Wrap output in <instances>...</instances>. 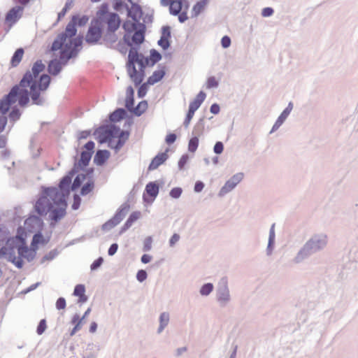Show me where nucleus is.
<instances>
[{
	"label": "nucleus",
	"instance_id": "f257e3e1",
	"mask_svg": "<svg viewBox=\"0 0 358 358\" xmlns=\"http://www.w3.org/2000/svg\"><path fill=\"white\" fill-rule=\"evenodd\" d=\"M77 33L75 28V22H69L65 31L57 35L51 46V51L60 50L59 59L51 60L48 66V72L57 76L60 73L62 66L67 64L68 61L76 57L79 52L83 39L80 37L74 38Z\"/></svg>",
	"mask_w": 358,
	"mask_h": 358
},
{
	"label": "nucleus",
	"instance_id": "f03ea898",
	"mask_svg": "<svg viewBox=\"0 0 358 358\" xmlns=\"http://www.w3.org/2000/svg\"><path fill=\"white\" fill-rule=\"evenodd\" d=\"M44 69L45 65L41 60H38L34 64L31 70L26 72L20 80L17 85L19 92L17 98L18 97V102L21 106H24L29 103V96L34 104L41 106L44 103L45 99L41 97L40 92L45 91L50 83V78L47 74H43L38 80L39 73Z\"/></svg>",
	"mask_w": 358,
	"mask_h": 358
},
{
	"label": "nucleus",
	"instance_id": "7ed1b4c3",
	"mask_svg": "<svg viewBox=\"0 0 358 358\" xmlns=\"http://www.w3.org/2000/svg\"><path fill=\"white\" fill-rule=\"evenodd\" d=\"M71 182V176H66L60 181L59 187L45 188L42 196L38 199L35 204L36 212L43 215L52 207L50 199L54 198L57 201L66 200V197L69 194V187Z\"/></svg>",
	"mask_w": 358,
	"mask_h": 358
},
{
	"label": "nucleus",
	"instance_id": "20e7f679",
	"mask_svg": "<svg viewBox=\"0 0 358 358\" xmlns=\"http://www.w3.org/2000/svg\"><path fill=\"white\" fill-rule=\"evenodd\" d=\"M328 243L329 236L326 233L320 231L312 234L294 257L292 263H302L310 256L324 250Z\"/></svg>",
	"mask_w": 358,
	"mask_h": 358
},
{
	"label": "nucleus",
	"instance_id": "39448f33",
	"mask_svg": "<svg viewBox=\"0 0 358 358\" xmlns=\"http://www.w3.org/2000/svg\"><path fill=\"white\" fill-rule=\"evenodd\" d=\"M127 71L131 79L136 85H139L143 80L144 69L143 57L139 55L137 49L131 48L129 52Z\"/></svg>",
	"mask_w": 358,
	"mask_h": 358
},
{
	"label": "nucleus",
	"instance_id": "423d86ee",
	"mask_svg": "<svg viewBox=\"0 0 358 358\" xmlns=\"http://www.w3.org/2000/svg\"><path fill=\"white\" fill-rule=\"evenodd\" d=\"M20 238V236H18L8 238L6 245L0 249V259L6 258L18 268H21L23 266L22 259L17 258L15 255L16 251L18 252Z\"/></svg>",
	"mask_w": 358,
	"mask_h": 358
},
{
	"label": "nucleus",
	"instance_id": "0eeeda50",
	"mask_svg": "<svg viewBox=\"0 0 358 358\" xmlns=\"http://www.w3.org/2000/svg\"><path fill=\"white\" fill-rule=\"evenodd\" d=\"M51 203V208L48 210L45 213H50L49 217L52 220V222H57L61 220L64 215H66V208L67 206L66 200L62 201H57L54 198H49ZM52 227L55 226V224L52 222L50 223Z\"/></svg>",
	"mask_w": 358,
	"mask_h": 358
},
{
	"label": "nucleus",
	"instance_id": "6e6552de",
	"mask_svg": "<svg viewBox=\"0 0 358 358\" xmlns=\"http://www.w3.org/2000/svg\"><path fill=\"white\" fill-rule=\"evenodd\" d=\"M216 300L221 307H226L231 301L228 280L226 278H222L218 282L216 289Z\"/></svg>",
	"mask_w": 358,
	"mask_h": 358
},
{
	"label": "nucleus",
	"instance_id": "1a4fd4ad",
	"mask_svg": "<svg viewBox=\"0 0 358 358\" xmlns=\"http://www.w3.org/2000/svg\"><path fill=\"white\" fill-rule=\"evenodd\" d=\"M129 135L128 131H121L120 127L114 124H110L107 126L99 135V143H106L108 138L118 139L121 138L122 140H127Z\"/></svg>",
	"mask_w": 358,
	"mask_h": 358
},
{
	"label": "nucleus",
	"instance_id": "9d476101",
	"mask_svg": "<svg viewBox=\"0 0 358 358\" xmlns=\"http://www.w3.org/2000/svg\"><path fill=\"white\" fill-rule=\"evenodd\" d=\"M120 18L115 13H109L101 17V26L103 27L104 24H106V30L109 31H116L120 27Z\"/></svg>",
	"mask_w": 358,
	"mask_h": 358
},
{
	"label": "nucleus",
	"instance_id": "9b49d317",
	"mask_svg": "<svg viewBox=\"0 0 358 358\" xmlns=\"http://www.w3.org/2000/svg\"><path fill=\"white\" fill-rule=\"evenodd\" d=\"M243 176V173H237L232 176L220 189L218 196L223 197L227 194L231 192L242 181Z\"/></svg>",
	"mask_w": 358,
	"mask_h": 358
},
{
	"label": "nucleus",
	"instance_id": "f8f14e48",
	"mask_svg": "<svg viewBox=\"0 0 358 358\" xmlns=\"http://www.w3.org/2000/svg\"><path fill=\"white\" fill-rule=\"evenodd\" d=\"M18 91V86L13 87L10 92L0 101V113L6 114L9 110L10 106L16 102Z\"/></svg>",
	"mask_w": 358,
	"mask_h": 358
},
{
	"label": "nucleus",
	"instance_id": "ddd939ff",
	"mask_svg": "<svg viewBox=\"0 0 358 358\" xmlns=\"http://www.w3.org/2000/svg\"><path fill=\"white\" fill-rule=\"evenodd\" d=\"M102 35V27L99 22L94 21L89 27L85 36V41L89 44L96 43Z\"/></svg>",
	"mask_w": 358,
	"mask_h": 358
},
{
	"label": "nucleus",
	"instance_id": "4468645a",
	"mask_svg": "<svg viewBox=\"0 0 358 358\" xmlns=\"http://www.w3.org/2000/svg\"><path fill=\"white\" fill-rule=\"evenodd\" d=\"M128 211L129 206L127 204L122 205L114 217L102 226V229L103 230H110L117 225L124 218Z\"/></svg>",
	"mask_w": 358,
	"mask_h": 358
},
{
	"label": "nucleus",
	"instance_id": "2eb2a0df",
	"mask_svg": "<svg viewBox=\"0 0 358 358\" xmlns=\"http://www.w3.org/2000/svg\"><path fill=\"white\" fill-rule=\"evenodd\" d=\"M36 248H29L25 243V241L24 238H20L19 248H18V257L17 258H22L27 259L28 262H31L33 260L36 255Z\"/></svg>",
	"mask_w": 358,
	"mask_h": 358
},
{
	"label": "nucleus",
	"instance_id": "dca6fc26",
	"mask_svg": "<svg viewBox=\"0 0 358 358\" xmlns=\"http://www.w3.org/2000/svg\"><path fill=\"white\" fill-rule=\"evenodd\" d=\"M293 108V104L290 102L289 103L287 108L281 113V114L278 117L277 120L274 123L270 134H272L275 131H276L281 125L285 122L288 116L289 115L292 110Z\"/></svg>",
	"mask_w": 358,
	"mask_h": 358
},
{
	"label": "nucleus",
	"instance_id": "f3484780",
	"mask_svg": "<svg viewBox=\"0 0 358 358\" xmlns=\"http://www.w3.org/2000/svg\"><path fill=\"white\" fill-rule=\"evenodd\" d=\"M23 8L19 6L12 8L6 15V21L15 23L20 17Z\"/></svg>",
	"mask_w": 358,
	"mask_h": 358
},
{
	"label": "nucleus",
	"instance_id": "a211bd4d",
	"mask_svg": "<svg viewBox=\"0 0 358 358\" xmlns=\"http://www.w3.org/2000/svg\"><path fill=\"white\" fill-rule=\"evenodd\" d=\"M275 224H273L269 230L268 245L266 249V253L267 256H271L275 248Z\"/></svg>",
	"mask_w": 358,
	"mask_h": 358
},
{
	"label": "nucleus",
	"instance_id": "6ab92c4d",
	"mask_svg": "<svg viewBox=\"0 0 358 358\" xmlns=\"http://www.w3.org/2000/svg\"><path fill=\"white\" fill-rule=\"evenodd\" d=\"M206 94L201 91L196 96V99L189 103V110L191 113H195V111L200 107L201 103L206 99Z\"/></svg>",
	"mask_w": 358,
	"mask_h": 358
},
{
	"label": "nucleus",
	"instance_id": "aec40b11",
	"mask_svg": "<svg viewBox=\"0 0 358 358\" xmlns=\"http://www.w3.org/2000/svg\"><path fill=\"white\" fill-rule=\"evenodd\" d=\"M170 321V315L168 312H163L159 315V327L157 328V333L160 334L168 326Z\"/></svg>",
	"mask_w": 358,
	"mask_h": 358
},
{
	"label": "nucleus",
	"instance_id": "412c9836",
	"mask_svg": "<svg viewBox=\"0 0 358 358\" xmlns=\"http://www.w3.org/2000/svg\"><path fill=\"white\" fill-rule=\"evenodd\" d=\"M168 155L166 152H162L158 154L154 159L152 160L151 163L149 165V170H155L157 169L162 164H163L167 159Z\"/></svg>",
	"mask_w": 358,
	"mask_h": 358
},
{
	"label": "nucleus",
	"instance_id": "4be33fe9",
	"mask_svg": "<svg viewBox=\"0 0 358 358\" xmlns=\"http://www.w3.org/2000/svg\"><path fill=\"white\" fill-rule=\"evenodd\" d=\"M110 153L108 150H99L96 152L94 162L97 165H102L109 157Z\"/></svg>",
	"mask_w": 358,
	"mask_h": 358
},
{
	"label": "nucleus",
	"instance_id": "5701e85b",
	"mask_svg": "<svg viewBox=\"0 0 358 358\" xmlns=\"http://www.w3.org/2000/svg\"><path fill=\"white\" fill-rule=\"evenodd\" d=\"M210 0H201L198 1L192 8V17H197L208 4Z\"/></svg>",
	"mask_w": 358,
	"mask_h": 358
},
{
	"label": "nucleus",
	"instance_id": "b1692460",
	"mask_svg": "<svg viewBox=\"0 0 358 358\" xmlns=\"http://www.w3.org/2000/svg\"><path fill=\"white\" fill-rule=\"evenodd\" d=\"M165 75L164 68L162 69L155 71L153 72L152 75L148 78V83L150 85H154L157 82L160 81Z\"/></svg>",
	"mask_w": 358,
	"mask_h": 358
},
{
	"label": "nucleus",
	"instance_id": "393cba45",
	"mask_svg": "<svg viewBox=\"0 0 358 358\" xmlns=\"http://www.w3.org/2000/svg\"><path fill=\"white\" fill-rule=\"evenodd\" d=\"M127 115V112L124 108H117L110 115V120L115 122L124 119Z\"/></svg>",
	"mask_w": 358,
	"mask_h": 358
},
{
	"label": "nucleus",
	"instance_id": "a878e982",
	"mask_svg": "<svg viewBox=\"0 0 358 358\" xmlns=\"http://www.w3.org/2000/svg\"><path fill=\"white\" fill-rule=\"evenodd\" d=\"M127 140H122L121 138H108L107 141L108 146L110 148L115 150L117 152L125 143Z\"/></svg>",
	"mask_w": 358,
	"mask_h": 358
},
{
	"label": "nucleus",
	"instance_id": "bb28decb",
	"mask_svg": "<svg viewBox=\"0 0 358 358\" xmlns=\"http://www.w3.org/2000/svg\"><path fill=\"white\" fill-rule=\"evenodd\" d=\"M182 3L181 0H173L170 3V13L173 15H178L182 10Z\"/></svg>",
	"mask_w": 358,
	"mask_h": 358
},
{
	"label": "nucleus",
	"instance_id": "cd10ccee",
	"mask_svg": "<svg viewBox=\"0 0 358 358\" xmlns=\"http://www.w3.org/2000/svg\"><path fill=\"white\" fill-rule=\"evenodd\" d=\"M145 191L150 196L155 198L159 193V186L155 182H150L146 185Z\"/></svg>",
	"mask_w": 358,
	"mask_h": 358
},
{
	"label": "nucleus",
	"instance_id": "c85d7f7f",
	"mask_svg": "<svg viewBox=\"0 0 358 358\" xmlns=\"http://www.w3.org/2000/svg\"><path fill=\"white\" fill-rule=\"evenodd\" d=\"M214 285L211 282H207L203 284L199 289V294L202 296H209L213 291Z\"/></svg>",
	"mask_w": 358,
	"mask_h": 358
},
{
	"label": "nucleus",
	"instance_id": "c756f323",
	"mask_svg": "<svg viewBox=\"0 0 358 358\" xmlns=\"http://www.w3.org/2000/svg\"><path fill=\"white\" fill-rule=\"evenodd\" d=\"M92 157V152L83 151L80 155V159L78 162V166L80 167H85L88 165Z\"/></svg>",
	"mask_w": 358,
	"mask_h": 358
},
{
	"label": "nucleus",
	"instance_id": "7c9ffc66",
	"mask_svg": "<svg viewBox=\"0 0 358 358\" xmlns=\"http://www.w3.org/2000/svg\"><path fill=\"white\" fill-rule=\"evenodd\" d=\"M48 240L45 239L41 233H37L34 234L31 241V247L37 249L38 244H46L48 243Z\"/></svg>",
	"mask_w": 358,
	"mask_h": 358
},
{
	"label": "nucleus",
	"instance_id": "2f4dec72",
	"mask_svg": "<svg viewBox=\"0 0 358 358\" xmlns=\"http://www.w3.org/2000/svg\"><path fill=\"white\" fill-rule=\"evenodd\" d=\"M140 212L132 213L122 227V231L128 229L132 225V224L140 217Z\"/></svg>",
	"mask_w": 358,
	"mask_h": 358
},
{
	"label": "nucleus",
	"instance_id": "473e14b6",
	"mask_svg": "<svg viewBox=\"0 0 358 358\" xmlns=\"http://www.w3.org/2000/svg\"><path fill=\"white\" fill-rule=\"evenodd\" d=\"M24 55V50L22 48L17 49L11 59V64L13 66H16L21 62Z\"/></svg>",
	"mask_w": 358,
	"mask_h": 358
},
{
	"label": "nucleus",
	"instance_id": "72a5a7b5",
	"mask_svg": "<svg viewBox=\"0 0 358 358\" xmlns=\"http://www.w3.org/2000/svg\"><path fill=\"white\" fill-rule=\"evenodd\" d=\"M131 41L136 44H141L144 41V32L141 30L136 31L131 37Z\"/></svg>",
	"mask_w": 358,
	"mask_h": 358
},
{
	"label": "nucleus",
	"instance_id": "f704fd0d",
	"mask_svg": "<svg viewBox=\"0 0 358 358\" xmlns=\"http://www.w3.org/2000/svg\"><path fill=\"white\" fill-rule=\"evenodd\" d=\"M88 17L86 16V15H83L81 17H78V16H73L71 20L69 22H75V26L76 25V24H78L79 26H84L87 22H88ZM75 28L76 29V27H75Z\"/></svg>",
	"mask_w": 358,
	"mask_h": 358
},
{
	"label": "nucleus",
	"instance_id": "c9c22d12",
	"mask_svg": "<svg viewBox=\"0 0 358 358\" xmlns=\"http://www.w3.org/2000/svg\"><path fill=\"white\" fill-rule=\"evenodd\" d=\"M94 189V182L88 181L81 188L80 194L83 196H85L90 193Z\"/></svg>",
	"mask_w": 358,
	"mask_h": 358
},
{
	"label": "nucleus",
	"instance_id": "e433bc0d",
	"mask_svg": "<svg viewBox=\"0 0 358 358\" xmlns=\"http://www.w3.org/2000/svg\"><path fill=\"white\" fill-rule=\"evenodd\" d=\"M199 145V138L198 136H195L192 137L188 144V150L191 152H194Z\"/></svg>",
	"mask_w": 358,
	"mask_h": 358
},
{
	"label": "nucleus",
	"instance_id": "4c0bfd02",
	"mask_svg": "<svg viewBox=\"0 0 358 358\" xmlns=\"http://www.w3.org/2000/svg\"><path fill=\"white\" fill-rule=\"evenodd\" d=\"M147 108V102L146 101H141L138 106L134 108L133 112L134 113L137 115L140 116Z\"/></svg>",
	"mask_w": 358,
	"mask_h": 358
},
{
	"label": "nucleus",
	"instance_id": "58836bf2",
	"mask_svg": "<svg viewBox=\"0 0 358 358\" xmlns=\"http://www.w3.org/2000/svg\"><path fill=\"white\" fill-rule=\"evenodd\" d=\"M85 178V176L83 174H78L74 179L73 184L71 185L72 190H76L78 189L80 185L82 182Z\"/></svg>",
	"mask_w": 358,
	"mask_h": 358
},
{
	"label": "nucleus",
	"instance_id": "ea45409f",
	"mask_svg": "<svg viewBox=\"0 0 358 358\" xmlns=\"http://www.w3.org/2000/svg\"><path fill=\"white\" fill-rule=\"evenodd\" d=\"M115 32V31H109L108 30H106V32L104 35V40L111 43L116 42L117 40V36Z\"/></svg>",
	"mask_w": 358,
	"mask_h": 358
},
{
	"label": "nucleus",
	"instance_id": "a19ab883",
	"mask_svg": "<svg viewBox=\"0 0 358 358\" xmlns=\"http://www.w3.org/2000/svg\"><path fill=\"white\" fill-rule=\"evenodd\" d=\"M150 60L152 61V64L154 65L155 63L159 62L162 59L161 54L155 49L150 50Z\"/></svg>",
	"mask_w": 358,
	"mask_h": 358
},
{
	"label": "nucleus",
	"instance_id": "79ce46f5",
	"mask_svg": "<svg viewBox=\"0 0 358 358\" xmlns=\"http://www.w3.org/2000/svg\"><path fill=\"white\" fill-rule=\"evenodd\" d=\"M203 120L201 119L199 122L195 125L192 133L196 136H199L202 134L203 129Z\"/></svg>",
	"mask_w": 358,
	"mask_h": 358
},
{
	"label": "nucleus",
	"instance_id": "37998d69",
	"mask_svg": "<svg viewBox=\"0 0 358 358\" xmlns=\"http://www.w3.org/2000/svg\"><path fill=\"white\" fill-rule=\"evenodd\" d=\"M20 112L17 108H13V110L9 114L10 121L13 122V124L20 117Z\"/></svg>",
	"mask_w": 358,
	"mask_h": 358
},
{
	"label": "nucleus",
	"instance_id": "c03bdc74",
	"mask_svg": "<svg viewBox=\"0 0 358 358\" xmlns=\"http://www.w3.org/2000/svg\"><path fill=\"white\" fill-rule=\"evenodd\" d=\"M122 27L127 32H132L136 29V24L131 21H126L124 22Z\"/></svg>",
	"mask_w": 358,
	"mask_h": 358
},
{
	"label": "nucleus",
	"instance_id": "a18cd8bd",
	"mask_svg": "<svg viewBox=\"0 0 358 358\" xmlns=\"http://www.w3.org/2000/svg\"><path fill=\"white\" fill-rule=\"evenodd\" d=\"M85 287L83 285H77L73 291V295L80 296L85 294Z\"/></svg>",
	"mask_w": 358,
	"mask_h": 358
},
{
	"label": "nucleus",
	"instance_id": "49530a36",
	"mask_svg": "<svg viewBox=\"0 0 358 358\" xmlns=\"http://www.w3.org/2000/svg\"><path fill=\"white\" fill-rule=\"evenodd\" d=\"M182 192V188L174 187L170 191L169 195L173 199H178L179 197H180Z\"/></svg>",
	"mask_w": 358,
	"mask_h": 358
},
{
	"label": "nucleus",
	"instance_id": "de8ad7c7",
	"mask_svg": "<svg viewBox=\"0 0 358 358\" xmlns=\"http://www.w3.org/2000/svg\"><path fill=\"white\" fill-rule=\"evenodd\" d=\"M47 328V325H46V321L45 319H43L40 321L38 327H37V330H36V332L38 335H41L44 333V331H45Z\"/></svg>",
	"mask_w": 358,
	"mask_h": 358
},
{
	"label": "nucleus",
	"instance_id": "09e8293b",
	"mask_svg": "<svg viewBox=\"0 0 358 358\" xmlns=\"http://www.w3.org/2000/svg\"><path fill=\"white\" fill-rule=\"evenodd\" d=\"M134 97L133 96H130L129 95H128L127 96V99H126V101H125V106L126 108L130 110V111H133L134 110Z\"/></svg>",
	"mask_w": 358,
	"mask_h": 358
},
{
	"label": "nucleus",
	"instance_id": "8fccbe9b",
	"mask_svg": "<svg viewBox=\"0 0 358 358\" xmlns=\"http://www.w3.org/2000/svg\"><path fill=\"white\" fill-rule=\"evenodd\" d=\"M218 86V81L215 79V77L211 76L208 78L207 80V87L208 88H215Z\"/></svg>",
	"mask_w": 358,
	"mask_h": 358
},
{
	"label": "nucleus",
	"instance_id": "3c124183",
	"mask_svg": "<svg viewBox=\"0 0 358 358\" xmlns=\"http://www.w3.org/2000/svg\"><path fill=\"white\" fill-rule=\"evenodd\" d=\"M148 277V274H147V272L145 271V270H139L138 272H137V274H136V279L140 282H143L145 280H146Z\"/></svg>",
	"mask_w": 358,
	"mask_h": 358
},
{
	"label": "nucleus",
	"instance_id": "603ef678",
	"mask_svg": "<svg viewBox=\"0 0 358 358\" xmlns=\"http://www.w3.org/2000/svg\"><path fill=\"white\" fill-rule=\"evenodd\" d=\"M103 262V259L101 257H99L91 264V266H90L91 270L92 271L96 270L101 266Z\"/></svg>",
	"mask_w": 358,
	"mask_h": 358
},
{
	"label": "nucleus",
	"instance_id": "864d4df0",
	"mask_svg": "<svg viewBox=\"0 0 358 358\" xmlns=\"http://www.w3.org/2000/svg\"><path fill=\"white\" fill-rule=\"evenodd\" d=\"M224 145L223 143L220 141H217L213 148V151L215 154L220 155L223 152Z\"/></svg>",
	"mask_w": 358,
	"mask_h": 358
},
{
	"label": "nucleus",
	"instance_id": "5fc2aeb1",
	"mask_svg": "<svg viewBox=\"0 0 358 358\" xmlns=\"http://www.w3.org/2000/svg\"><path fill=\"white\" fill-rule=\"evenodd\" d=\"M189 160V156L185 154V155H183L179 162H178V168L180 170H182L184 167V166L187 164V162H188Z\"/></svg>",
	"mask_w": 358,
	"mask_h": 358
},
{
	"label": "nucleus",
	"instance_id": "6e6d98bb",
	"mask_svg": "<svg viewBox=\"0 0 358 358\" xmlns=\"http://www.w3.org/2000/svg\"><path fill=\"white\" fill-rule=\"evenodd\" d=\"M159 45H160L164 50H166L169 46L170 43L168 38L161 37L158 41Z\"/></svg>",
	"mask_w": 358,
	"mask_h": 358
},
{
	"label": "nucleus",
	"instance_id": "4d7b16f0",
	"mask_svg": "<svg viewBox=\"0 0 358 358\" xmlns=\"http://www.w3.org/2000/svg\"><path fill=\"white\" fill-rule=\"evenodd\" d=\"M1 114V115H0V133H1L4 130L8 122L7 117L5 116V114Z\"/></svg>",
	"mask_w": 358,
	"mask_h": 358
},
{
	"label": "nucleus",
	"instance_id": "13d9d810",
	"mask_svg": "<svg viewBox=\"0 0 358 358\" xmlns=\"http://www.w3.org/2000/svg\"><path fill=\"white\" fill-rule=\"evenodd\" d=\"M231 38L228 36L222 38L221 44L223 48H227L231 45Z\"/></svg>",
	"mask_w": 358,
	"mask_h": 358
},
{
	"label": "nucleus",
	"instance_id": "bf43d9fd",
	"mask_svg": "<svg viewBox=\"0 0 358 358\" xmlns=\"http://www.w3.org/2000/svg\"><path fill=\"white\" fill-rule=\"evenodd\" d=\"M162 38H168L171 37V30L169 26H164L162 29Z\"/></svg>",
	"mask_w": 358,
	"mask_h": 358
},
{
	"label": "nucleus",
	"instance_id": "052dcab7",
	"mask_svg": "<svg viewBox=\"0 0 358 358\" xmlns=\"http://www.w3.org/2000/svg\"><path fill=\"white\" fill-rule=\"evenodd\" d=\"M66 307V300L63 297H60L56 302V308L58 310L64 309Z\"/></svg>",
	"mask_w": 358,
	"mask_h": 358
},
{
	"label": "nucleus",
	"instance_id": "680f3d73",
	"mask_svg": "<svg viewBox=\"0 0 358 358\" xmlns=\"http://www.w3.org/2000/svg\"><path fill=\"white\" fill-rule=\"evenodd\" d=\"M194 113L192 112L190 110H188L187 114L186 115L185 120L183 122V124L185 127L187 128L189 125V123L194 116Z\"/></svg>",
	"mask_w": 358,
	"mask_h": 358
},
{
	"label": "nucleus",
	"instance_id": "e2e57ef3",
	"mask_svg": "<svg viewBox=\"0 0 358 358\" xmlns=\"http://www.w3.org/2000/svg\"><path fill=\"white\" fill-rule=\"evenodd\" d=\"M180 236L178 234H173L169 240L170 247H173L180 240Z\"/></svg>",
	"mask_w": 358,
	"mask_h": 358
},
{
	"label": "nucleus",
	"instance_id": "0e129e2a",
	"mask_svg": "<svg viewBox=\"0 0 358 358\" xmlns=\"http://www.w3.org/2000/svg\"><path fill=\"white\" fill-rule=\"evenodd\" d=\"M108 13H109V12H107L106 8L105 6H102L101 8L97 13V19L94 21L99 22L100 23L101 17Z\"/></svg>",
	"mask_w": 358,
	"mask_h": 358
},
{
	"label": "nucleus",
	"instance_id": "69168bd1",
	"mask_svg": "<svg viewBox=\"0 0 358 358\" xmlns=\"http://www.w3.org/2000/svg\"><path fill=\"white\" fill-rule=\"evenodd\" d=\"M204 187H205V185L203 182L199 181V180L196 181L194 185V191L196 193H199L203 190Z\"/></svg>",
	"mask_w": 358,
	"mask_h": 358
},
{
	"label": "nucleus",
	"instance_id": "338daca9",
	"mask_svg": "<svg viewBox=\"0 0 358 358\" xmlns=\"http://www.w3.org/2000/svg\"><path fill=\"white\" fill-rule=\"evenodd\" d=\"M273 13V9L270 7L263 8L262 11V15L263 17H270Z\"/></svg>",
	"mask_w": 358,
	"mask_h": 358
},
{
	"label": "nucleus",
	"instance_id": "774afa93",
	"mask_svg": "<svg viewBox=\"0 0 358 358\" xmlns=\"http://www.w3.org/2000/svg\"><path fill=\"white\" fill-rule=\"evenodd\" d=\"M151 245H152V238H151V237H148L144 241L143 250L144 251L150 250Z\"/></svg>",
	"mask_w": 358,
	"mask_h": 358
}]
</instances>
